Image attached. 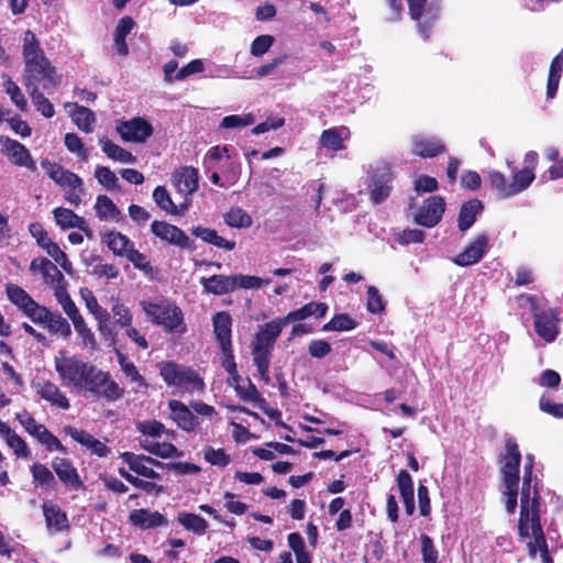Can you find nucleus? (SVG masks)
Returning <instances> with one entry per match:
<instances>
[{"mask_svg": "<svg viewBox=\"0 0 563 563\" xmlns=\"http://www.w3.org/2000/svg\"><path fill=\"white\" fill-rule=\"evenodd\" d=\"M33 483L42 488H52L56 485L54 473L42 463H34L31 468Z\"/></svg>", "mask_w": 563, "mask_h": 563, "instance_id": "43", "label": "nucleus"}, {"mask_svg": "<svg viewBox=\"0 0 563 563\" xmlns=\"http://www.w3.org/2000/svg\"><path fill=\"white\" fill-rule=\"evenodd\" d=\"M1 142L14 165L26 167L31 170L36 169L35 162L33 161L29 150L22 143L10 137H1Z\"/></svg>", "mask_w": 563, "mask_h": 563, "instance_id": "24", "label": "nucleus"}, {"mask_svg": "<svg viewBox=\"0 0 563 563\" xmlns=\"http://www.w3.org/2000/svg\"><path fill=\"white\" fill-rule=\"evenodd\" d=\"M489 184L493 189L498 191L500 198H508L514 196L510 194L511 184L507 183L505 175L500 172H492L489 174Z\"/></svg>", "mask_w": 563, "mask_h": 563, "instance_id": "59", "label": "nucleus"}, {"mask_svg": "<svg viewBox=\"0 0 563 563\" xmlns=\"http://www.w3.org/2000/svg\"><path fill=\"white\" fill-rule=\"evenodd\" d=\"M275 42V37L269 34H263L254 38L251 44V54L253 56L260 57L269 51Z\"/></svg>", "mask_w": 563, "mask_h": 563, "instance_id": "64", "label": "nucleus"}, {"mask_svg": "<svg viewBox=\"0 0 563 563\" xmlns=\"http://www.w3.org/2000/svg\"><path fill=\"white\" fill-rule=\"evenodd\" d=\"M536 175L532 170L528 168H522L520 170H516L512 174V181L510 194L517 195L523 190H526L534 180Z\"/></svg>", "mask_w": 563, "mask_h": 563, "instance_id": "50", "label": "nucleus"}, {"mask_svg": "<svg viewBox=\"0 0 563 563\" xmlns=\"http://www.w3.org/2000/svg\"><path fill=\"white\" fill-rule=\"evenodd\" d=\"M153 199L158 208L173 216L184 214L188 208L187 203H181L179 207L176 206L164 186L155 187L153 190Z\"/></svg>", "mask_w": 563, "mask_h": 563, "instance_id": "36", "label": "nucleus"}, {"mask_svg": "<svg viewBox=\"0 0 563 563\" xmlns=\"http://www.w3.org/2000/svg\"><path fill=\"white\" fill-rule=\"evenodd\" d=\"M232 277L234 279L235 289H257L261 288L263 285H267L269 283V279H263L257 276H250L243 274L232 275Z\"/></svg>", "mask_w": 563, "mask_h": 563, "instance_id": "60", "label": "nucleus"}, {"mask_svg": "<svg viewBox=\"0 0 563 563\" xmlns=\"http://www.w3.org/2000/svg\"><path fill=\"white\" fill-rule=\"evenodd\" d=\"M96 213L100 220L117 219L121 211L106 195H99L95 205Z\"/></svg>", "mask_w": 563, "mask_h": 563, "instance_id": "44", "label": "nucleus"}, {"mask_svg": "<svg viewBox=\"0 0 563 563\" xmlns=\"http://www.w3.org/2000/svg\"><path fill=\"white\" fill-rule=\"evenodd\" d=\"M101 240L117 256H125L130 247L134 245L125 234L115 230H111L101 234Z\"/></svg>", "mask_w": 563, "mask_h": 563, "instance_id": "34", "label": "nucleus"}, {"mask_svg": "<svg viewBox=\"0 0 563 563\" xmlns=\"http://www.w3.org/2000/svg\"><path fill=\"white\" fill-rule=\"evenodd\" d=\"M22 56L24 60L22 81L26 90L43 88L51 93L58 85L59 78L32 31H26L24 34Z\"/></svg>", "mask_w": 563, "mask_h": 563, "instance_id": "1", "label": "nucleus"}, {"mask_svg": "<svg viewBox=\"0 0 563 563\" xmlns=\"http://www.w3.org/2000/svg\"><path fill=\"white\" fill-rule=\"evenodd\" d=\"M135 22L130 15L121 18L114 29L113 33V47L115 52L125 57L129 55V46L126 43V36L134 29Z\"/></svg>", "mask_w": 563, "mask_h": 563, "instance_id": "29", "label": "nucleus"}, {"mask_svg": "<svg viewBox=\"0 0 563 563\" xmlns=\"http://www.w3.org/2000/svg\"><path fill=\"white\" fill-rule=\"evenodd\" d=\"M358 325V322L347 313H338L330 321L322 325V331H351Z\"/></svg>", "mask_w": 563, "mask_h": 563, "instance_id": "46", "label": "nucleus"}, {"mask_svg": "<svg viewBox=\"0 0 563 563\" xmlns=\"http://www.w3.org/2000/svg\"><path fill=\"white\" fill-rule=\"evenodd\" d=\"M563 73V48L552 59L549 68V75L547 80V98L553 99L559 89L560 79Z\"/></svg>", "mask_w": 563, "mask_h": 563, "instance_id": "37", "label": "nucleus"}, {"mask_svg": "<svg viewBox=\"0 0 563 563\" xmlns=\"http://www.w3.org/2000/svg\"><path fill=\"white\" fill-rule=\"evenodd\" d=\"M73 107L74 110L70 112V115L77 128L85 133L92 132L96 123L93 111L78 103H73Z\"/></svg>", "mask_w": 563, "mask_h": 563, "instance_id": "39", "label": "nucleus"}, {"mask_svg": "<svg viewBox=\"0 0 563 563\" xmlns=\"http://www.w3.org/2000/svg\"><path fill=\"white\" fill-rule=\"evenodd\" d=\"M125 257L133 264V266L145 274H150L153 271V266L147 257L134 249V245L130 247Z\"/></svg>", "mask_w": 563, "mask_h": 563, "instance_id": "62", "label": "nucleus"}, {"mask_svg": "<svg viewBox=\"0 0 563 563\" xmlns=\"http://www.w3.org/2000/svg\"><path fill=\"white\" fill-rule=\"evenodd\" d=\"M141 307L150 321L163 327L165 331L180 333L186 331L183 311L174 302L169 300H162L159 302L142 300Z\"/></svg>", "mask_w": 563, "mask_h": 563, "instance_id": "5", "label": "nucleus"}, {"mask_svg": "<svg viewBox=\"0 0 563 563\" xmlns=\"http://www.w3.org/2000/svg\"><path fill=\"white\" fill-rule=\"evenodd\" d=\"M32 387L42 399L49 402L52 406H56L64 410L70 408L69 399L62 393L55 383L51 380L37 382L32 383Z\"/></svg>", "mask_w": 563, "mask_h": 563, "instance_id": "20", "label": "nucleus"}, {"mask_svg": "<svg viewBox=\"0 0 563 563\" xmlns=\"http://www.w3.org/2000/svg\"><path fill=\"white\" fill-rule=\"evenodd\" d=\"M191 234L198 239H201L203 242L209 243L219 249H223L225 251H233L235 249V241H229L218 234L217 230L211 228H206L202 225H197L191 229Z\"/></svg>", "mask_w": 563, "mask_h": 563, "instance_id": "32", "label": "nucleus"}, {"mask_svg": "<svg viewBox=\"0 0 563 563\" xmlns=\"http://www.w3.org/2000/svg\"><path fill=\"white\" fill-rule=\"evenodd\" d=\"M5 292L8 299L18 307L23 313L33 305L35 301L27 291L15 284H8L5 286Z\"/></svg>", "mask_w": 563, "mask_h": 563, "instance_id": "40", "label": "nucleus"}, {"mask_svg": "<svg viewBox=\"0 0 563 563\" xmlns=\"http://www.w3.org/2000/svg\"><path fill=\"white\" fill-rule=\"evenodd\" d=\"M16 419L23 426L24 430L36 440L42 434V431H44V428H46L44 424L38 423L26 410L22 413H18Z\"/></svg>", "mask_w": 563, "mask_h": 563, "instance_id": "58", "label": "nucleus"}, {"mask_svg": "<svg viewBox=\"0 0 563 563\" xmlns=\"http://www.w3.org/2000/svg\"><path fill=\"white\" fill-rule=\"evenodd\" d=\"M99 144L103 153L111 159L118 161L126 164L136 163V156H134L131 152L124 150L120 145L113 143L108 137L103 136L99 140Z\"/></svg>", "mask_w": 563, "mask_h": 563, "instance_id": "38", "label": "nucleus"}, {"mask_svg": "<svg viewBox=\"0 0 563 563\" xmlns=\"http://www.w3.org/2000/svg\"><path fill=\"white\" fill-rule=\"evenodd\" d=\"M446 151L445 144L435 136L426 137L415 135L412 137V154L421 158H432Z\"/></svg>", "mask_w": 563, "mask_h": 563, "instance_id": "21", "label": "nucleus"}, {"mask_svg": "<svg viewBox=\"0 0 563 563\" xmlns=\"http://www.w3.org/2000/svg\"><path fill=\"white\" fill-rule=\"evenodd\" d=\"M198 170L191 166L179 168L173 174V183L176 189L185 195H191L198 189Z\"/></svg>", "mask_w": 563, "mask_h": 563, "instance_id": "26", "label": "nucleus"}, {"mask_svg": "<svg viewBox=\"0 0 563 563\" xmlns=\"http://www.w3.org/2000/svg\"><path fill=\"white\" fill-rule=\"evenodd\" d=\"M284 327L280 319H274L262 325L254 336L252 355L271 357Z\"/></svg>", "mask_w": 563, "mask_h": 563, "instance_id": "9", "label": "nucleus"}, {"mask_svg": "<svg viewBox=\"0 0 563 563\" xmlns=\"http://www.w3.org/2000/svg\"><path fill=\"white\" fill-rule=\"evenodd\" d=\"M120 457L129 465V468L137 475L150 479L161 478V475L152 467H148L144 462V459L139 454H134L133 452H122L120 453Z\"/></svg>", "mask_w": 563, "mask_h": 563, "instance_id": "35", "label": "nucleus"}, {"mask_svg": "<svg viewBox=\"0 0 563 563\" xmlns=\"http://www.w3.org/2000/svg\"><path fill=\"white\" fill-rule=\"evenodd\" d=\"M37 441L43 444L48 452L58 451L63 454H67V449L47 428H44Z\"/></svg>", "mask_w": 563, "mask_h": 563, "instance_id": "63", "label": "nucleus"}, {"mask_svg": "<svg viewBox=\"0 0 563 563\" xmlns=\"http://www.w3.org/2000/svg\"><path fill=\"white\" fill-rule=\"evenodd\" d=\"M52 313L53 312L45 306H41L36 301H34L33 305L24 312V314L33 322L45 325L49 321Z\"/></svg>", "mask_w": 563, "mask_h": 563, "instance_id": "61", "label": "nucleus"}, {"mask_svg": "<svg viewBox=\"0 0 563 563\" xmlns=\"http://www.w3.org/2000/svg\"><path fill=\"white\" fill-rule=\"evenodd\" d=\"M505 450L500 472L520 473L521 453L517 441L514 438L506 439Z\"/></svg>", "mask_w": 563, "mask_h": 563, "instance_id": "33", "label": "nucleus"}, {"mask_svg": "<svg viewBox=\"0 0 563 563\" xmlns=\"http://www.w3.org/2000/svg\"><path fill=\"white\" fill-rule=\"evenodd\" d=\"M419 540L421 544L422 563H440L439 551L435 548L433 539L429 534L422 533Z\"/></svg>", "mask_w": 563, "mask_h": 563, "instance_id": "52", "label": "nucleus"}, {"mask_svg": "<svg viewBox=\"0 0 563 563\" xmlns=\"http://www.w3.org/2000/svg\"><path fill=\"white\" fill-rule=\"evenodd\" d=\"M84 390L98 399L108 402L117 401L124 396V389L112 378L109 372L93 365L82 387Z\"/></svg>", "mask_w": 563, "mask_h": 563, "instance_id": "7", "label": "nucleus"}, {"mask_svg": "<svg viewBox=\"0 0 563 563\" xmlns=\"http://www.w3.org/2000/svg\"><path fill=\"white\" fill-rule=\"evenodd\" d=\"M483 209V202L476 198L464 202L461 206L457 217V227L460 231L464 232L468 230L475 223L477 214H479Z\"/></svg>", "mask_w": 563, "mask_h": 563, "instance_id": "31", "label": "nucleus"}, {"mask_svg": "<svg viewBox=\"0 0 563 563\" xmlns=\"http://www.w3.org/2000/svg\"><path fill=\"white\" fill-rule=\"evenodd\" d=\"M65 432L70 435L73 440L86 446L92 454L99 457H106L110 452V449L103 442L96 439L86 430L67 426L65 427Z\"/></svg>", "mask_w": 563, "mask_h": 563, "instance_id": "23", "label": "nucleus"}, {"mask_svg": "<svg viewBox=\"0 0 563 563\" xmlns=\"http://www.w3.org/2000/svg\"><path fill=\"white\" fill-rule=\"evenodd\" d=\"M203 457L209 464L220 467H225L231 462L224 449H214L211 445L205 448Z\"/></svg>", "mask_w": 563, "mask_h": 563, "instance_id": "56", "label": "nucleus"}, {"mask_svg": "<svg viewBox=\"0 0 563 563\" xmlns=\"http://www.w3.org/2000/svg\"><path fill=\"white\" fill-rule=\"evenodd\" d=\"M0 434L5 439L7 444L13 450L16 457L30 459L31 450L26 442L13 431L10 426L0 419Z\"/></svg>", "mask_w": 563, "mask_h": 563, "instance_id": "30", "label": "nucleus"}, {"mask_svg": "<svg viewBox=\"0 0 563 563\" xmlns=\"http://www.w3.org/2000/svg\"><path fill=\"white\" fill-rule=\"evenodd\" d=\"M30 95L32 102L34 103L36 110L45 118H52L55 114V109L52 102L44 96L40 88H32L31 90H26Z\"/></svg>", "mask_w": 563, "mask_h": 563, "instance_id": "51", "label": "nucleus"}, {"mask_svg": "<svg viewBox=\"0 0 563 563\" xmlns=\"http://www.w3.org/2000/svg\"><path fill=\"white\" fill-rule=\"evenodd\" d=\"M560 311L558 309H541L533 314L534 331L545 342L555 341L560 333Z\"/></svg>", "mask_w": 563, "mask_h": 563, "instance_id": "11", "label": "nucleus"}, {"mask_svg": "<svg viewBox=\"0 0 563 563\" xmlns=\"http://www.w3.org/2000/svg\"><path fill=\"white\" fill-rule=\"evenodd\" d=\"M52 468L66 488L70 490H79L84 488V482L70 460L55 456L52 460Z\"/></svg>", "mask_w": 563, "mask_h": 563, "instance_id": "15", "label": "nucleus"}, {"mask_svg": "<svg viewBox=\"0 0 563 563\" xmlns=\"http://www.w3.org/2000/svg\"><path fill=\"white\" fill-rule=\"evenodd\" d=\"M408 0L410 18L417 21L418 32L428 40L431 35L435 22L441 15V5L438 1L432 0ZM391 10V19L398 20L402 13V0H386Z\"/></svg>", "mask_w": 563, "mask_h": 563, "instance_id": "2", "label": "nucleus"}, {"mask_svg": "<svg viewBox=\"0 0 563 563\" xmlns=\"http://www.w3.org/2000/svg\"><path fill=\"white\" fill-rule=\"evenodd\" d=\"M41 166L57 185L60 187H80L82 179L75 173L65 169L62 165L51 162L49 159H43Z\"/></svg>", "mask_w": 563, "mask_h": 563, "instance_id": "19", "label": "nucleus"}, {"mask_svg": "<svg viewBox=\"0 0 563 563\" xmlns=\"http://www.w3.org/2000/svg\"><path fill=\"white\" fill-rule=\"evenodd\" d=\"M487 245V235L478 234L476 239L464 249L463 252L453 258V263L461 267H466L478 263L483 258Z\"/></svg>", "mask_w": 563, "mask_h": 563, "instance_id": "17", "label": "nucleus"}, {"mask_svg": "<svg viewBox=\"0 0 563 563\" xmlns=\"http://www.w3.org/2000/svg\"><path fill=\"white\" fill-rule=\"evenodd\" d=\"M115 130L124 142L134 143L145 142L154 132L153 125L141 117L119 121Z\"/></svg>", "mask_w": 563, "mask_h": 563, "instance_id": "10", "label": "nucleus"}, {"mask_svg": "<svg viewBox=\"0 0 563 563\" xmlns=\"http://www.w3.org/2000/svg\"><path fill=\"white\" fill-rule=\"evenodd\" d=\"M224 223L230 228L247 229L252 227V217L240 207H232L223 214Z\"/></svg>", "mask_w": 563, "mask_h": 563, "instance_id": "42", "label": "nucleus"}, {"mask_svg": "<svg viewBox=\"0 0 563 563\" xmlns=\"http://www.w3.org/2000/svg\"><path fill=\"white\" fill-rule=\"evenodd\" d=\"M533 466H534V457L532 454L526 455V463L523 466V477H522V487H521V496H520V530L523 529V521H527V517L532 512V501L536 496L539 497V501H541L540 492L538 488V478H534L533 482ZM541 505V503H539Z\"/></svg>", "mask_w": 563, "mask_h": 563, "instance_id": "8", "label": "nucleus"}, {"mask_svg": "<svg viewBox=\"0 0 563 563\" xmlns=\"http://www.w3.org/2000/svg\"><path fill=\"white\" fill-rule=\"evenodd\" d=\"M177 520L185 529L197 534H203L208 529V522L199 515L192 512H179Z\"/></svg>", "mask_w": 563, "mask_h": 563, "instance_id": "45", "label": "nucleus"}, {"mask_svg": "<svg viewBox=\"0 0 563 563\" xmlns=\"http://www.w3.org/2000/svg\"><path fill=\"white\" fill-rule=\"evenodd\" d=\"M46 327L49 332L59 334L64 339H68L71 335L70 324L58 311L52 313Z\"/></svg>", "mask_w": 563, "mask_h": 563, "instance_id": "53", "label": "nucleus"}, {"mask_svg": "<svg viewBox=\"0 0 563 563\" xmlns=\"http://www.w3.org/2000/svg\"><path fill=\"white\" fill-rule=\"evenodd\" d=\"M445 211V201L441 196H430L424 199L418 209L415 221L426 228L435 227L442 219Z\"/></svg>", "mask_w": 563, "mask_h": 563, "instance_id": "12", "label": "nucleus"}, {"mask_svg": "<svg viewBox=\"0 0 563 563\" xmlns=\"http://www.w3.org/2000/svg\"><path fill=\"white\" fill-rule=\"evenodd\" d=\"M54 366L59 379L66 386L82 389L93 364L84 361L80 356L69 355L66 350H60L54 357Z\"/></svg>", "mask_w": 563, "mask_h": 563, "instance_id": "4", "label": "nucleus"}, {"mask_svg": "<svg viewBox=\"0 0 563 563\" xmlns=\"http://www.w3.org/2000/svg\"><path fill=\"white\" fill-rule=\"evenodd\" d=\"M367 301L366 310L373 314H379L385 311L386 302L375 286H368L366 290Z\"/></svg>", "mask_w": 563, "mask_h": 563, "instance_id": "55", "label": "nucleus"}, {"mask_svg": "<svg viewBox=\"0 0 563 563\" xmlns=\"http://www.w3.org/2000/svg\"><path fill=\"white\" fill-rule=\"evenodd\" d=\"M200 285L203 291L214 296H221L235 290V284L232 275H218L214 274L210 277H201Z\"/></svg>", "mask_w": 563, "mask_h": 563, "instance_id": "28", "label": "nucleus"}, {"mask_svg": "<svg viewBox=\"0 0 563 563\" xmlns=\"http://www.w3.org/2000/svg\"><path fill=\"white\" fill-rule=\"evenodd\" d=\"M346 128H330L323 130L320 135V144L322 147L332 151L339 152L344 148V139L342 136V132L345 131Z\"/></svg>", "mask_w": 563, "mask_h": 563, "instance_id": "41", "label": "nucleus"}, {"mask_svg": "<svg viewBox=\"0 0 563 563\" xmlns=\"http://www.w3.org/2000/svg\"><path fill=\"white\" fill-rule=\"evenodd\" d=\"M168 408L170 410V419H173L179 429L186 432H192L199 426L198 418L183 401L170 399L168 401Z\"/></svg>", "mask_w": 563, "mask_h": 563, "instance_id": "18", "label": "nucleus"}, {"mask_svg": "<svg viewBox=\"0 0 563 563\" xmlns=\"http://www.w3.org/2000/svg\"><path fill=\"white\" fill-rule=\"evenodd\" d=\"M329 307L325 302H308L299 309L288 312L284 318H279L284 325L290 322H297L307 319L308 317L314 316L317 319H321L327 314Z\"/></svg>", "mask_w": 563, "mask_h": 563, "instance_id": "27", "label": "nucleus"}, {"mask_svg": "<svg viewBox=\"0 0 563 563\" xmlns=\"http://www.w3.org/2000/svg\"><path fill=\"white\" fill-rule=\"evenodd\" d=\"M46 528L49 532L62 533L70 529V522L65 510L51 500L42 505Z\"/></svg>", "mask_w": 563, "mask_h": 563, "instance_id": "16", "label": "nucleus"}, {"mask_svg": "<svg viewBox=\"0 0 563 563\" xmlns=\"http://www.w3.org/2000/svg\"><path fill=\"white\" fill-rule=\"evenodd\" d=\"M130 522L142 530L167 526L168 521L159 511L146 508L133 509L129 515Z\"/></svg>", "mask_w": 563, "mask_h": 563, "instance_id": "22", "label": "nucleus"}, {"mask_svg": "<svg viewBox=\"0 0 563 563\" xmlns=\"http://www.w3.org/2000/svg\"><path fill=\"white\" fill-rule=\"evenodd\" d=\"M246 386H242L240 384L234 385L236 395L244 401L252 402L257 407H263L265 404V398L262 397L256 386L250 378H246Z\"/></svg>", "mask_w": 563, "mask_h": 563, "instance_id": "47", "label": "nucleus"}, {"mask_svg": "<svg viewBox=\"0 0 563 563\" xmlns=\"http://www.w3.org/2000/svg\"><path fill=\"white\" fill-rule=\"evenodd\" d=\"M142 448L146 450L148 453L156 455L162 459H169L174 456H180L183 453L177 450V448L172 443H159V442H151V443H142Z\"/></svg>", "mask_w": 563, "mask_h": 563, "instance_id": "49", "label": "nucleus"}, {"mask_svg": "<svg viewBox=\"0 0 563 563\" xmlns=\"http://www.w3.org/2000/svg\"><path fill=\"white\" fill-rule=\"evenodd\" d=\"M95 177L108 190H120V184L117 175L106 166H97Z\"/></svg>", "mask_w": 563, "mask_h": 563, "instance_id": "54", "label": "nucleus"}, {"mask_svg": "<svg viewBox=\"0 0 563 563\" xmlns=\"http://www.w3.org/2000/svg\"><path fill=\"white\" fill-rule=\"evenodd\" d=\"M151 232L162 241L180 249H192V241L180 228L166 221L154 220L151 224Z\"/></svg>", "mask_w": 563, "mask_h": 563, "instance_id": "14", "label": "nucleus"}, {"mask_svg": "<svg viewBox=\"0 0 563 563\" xmlns=\"http://www.w3.org/2000/svg\"><path fill=\"white\" fill-rule=\"evenodd\" d=\"M532 504V512L528 515L527 521L522 522V530H520V519L518 520V534L522 539L531 538V540L527 543L528 554L530 558H536L539 551L543 563H553V559L550 555L547 539L541 525L540 504L538 496L533 498Z\"/></svg>", "mask_w": 563, "mask_h": 563, "instance_id": "3", "label": "nucleus"}, {"mask_svg": "<svg viewBox=\"0 0 563 563\" xmlns=\"http://www.w3.org/2000/svg\"><path fill=\"white\" fill-rule=\"evenodd\" d=\"M2 79H3V86L5 89V93L10 96L11 101L21 111H25L27 108V102H26V99H25L24 95L22 93L20 87L7 74L2 75Z\"/></svg>", "mask_w": 563, "mask_h": 563, "instance_id": "48", "label": "nucleus"}, {"mask_svg": "<svg viewBox=\"0 0 563 563\" xmlns=\"http://www.w3.org/2000/svg\"><path fill=\"white\" fill-rule=\"evenodd\" d=\"M232 317L227 311L212 316L213 333L220 347L232 345Z\"/></svg>", "mask_w": 563, "mask_h": 563, "instance_id": "25", "label": "nucleus"}, {"mask_svg": "<svg viewBox=\"0 0 563 563\" xmlns=\"http://www.w3.org/2000/svg\"><path fill=\"white\" fill-rule=\"evenodd\" d=\"M393 170L388 165L373 169L371 174L369 196L374 203L378 205L389 197L393 188Z\"/></svg>", "mask_w": 563, "mask_h": 563, "instance_id": "13", "label": "nucleus"}, {"mask_svg": "<svg viewBox=\"0 0 563 563\" xmlns=\"http://www.w3.org/2000/svg\"><path fill=\"white\" fill-rule=\"evenodd\" d=\"M159 375L168 386L178 387L186 391L202 390L203 379L190 368L173 361H163L158 364Z\"/></svg>", "mask_w": 563, "mask_h": 563, "instance_id": "6", "label": "nucleus"}, {"mask_svg": "<svg viewBox=\"0 0 563 563\" xmlns=\"http://www.w3.org/2000/svg\"><path fill=\"white\" fill-rule=\"evenodd\" d=\"M114 323L120 328L124 329L130 327L133 321V314L131 310L122 302L117 301L111 308Z\"/></svg>", "mask_w": 563, "mask_h": 563, "instance_id": "57", "label": "nucleus"}]
</instances>
